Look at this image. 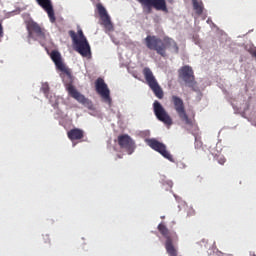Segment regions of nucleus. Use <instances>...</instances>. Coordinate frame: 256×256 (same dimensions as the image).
Here are the masks:
<instances>
[{
    "label": "nucleus",
    "instance_id": "1",
    "mask_svg": "<svg viewBox=\"0 0 256 256\" xmlns=\"http://www.w3.org/2000/svg\"><path fill=\"white\" fill-rule=\"evenodd\" d=\"M144 43L150 51H156L161 57H167V49L170 47L173 49L174 53H179V46L173 38L164 37L163 40L155 35H148L144 39Z\"/></svg>",
    "mask_w": 256,
    "mask_h": 256
},
{
    "label": "nucleus",
    "instance_id": "2",
    "mask_svg": "<svg viewBox=\"0 0 256 256\" xmlns=\"http://www.w3.org/2000/svg\"><path fill=\"white\" fill-rule=\"evenodd\" d=\"M68 33L74 43L75 51L82 57H91V46L89 45L85 34H83V30L79 29L78 35L73 30H70Z\"/></svg>",
    "mask_w": 256,
    "mask_h": 256
},
{
    "label": "nucleus",
    "instance_id": "3",
    "mask_svg": "<svg viewBox=\"0 0 256 256\" xmlns=\"http://www.w3.org/2000/svg\"><path fill=\"white\" fill-rule=\"evenodd\" d=\"M171 103L174 106V110L176 111L179 119L185 123L188 127H197V122H195V118H189L187 115V110H185V102L183 99L177 95L171 96Z\"/></svg>",
    "mask_w": 256,
    "mask_h": 256
},
{
    "label": "nucleus",
    "instance_id": "4",
    "mask_svg": "<svg viewBox=\"0 0 256 256\" xmlns=\"http://www.w3.org/2000/svg\"><path fill=\"white\" fill-rule=\"evenodd\" d=\"M158 231L161 235L166 239L165 249L169 256H177V249L173 245V243H177L179 241V236L177 232H170L169 228L165 226V224L160 223L158 225Z\"/></svg>",
    "mask_w": 256,
    "mask_h": 256
},
{
    "label": "nucleus",
    "instance_id": "5",
    "mask_svg": "<svg viewBox=\"0 0 256 256\" xmlns=\"http://www.w3.org/2000/svg\"><path fill=\"white\" fill-rule=\"evenodd\" d=\"M61 72L64 73L62 79L66 86V91L68 92V95H70V97H72L73 99H76L78 103H82L83 105H85V103H87V98H85V96L81 94V92L77 91V88L73 86V75H71V70L67 68V71Z\"/></svg>",
    "mask_w": 256,
    "mask_h": 256
},
{
    "label": "nucleus",
    "instance_id": "6",
    "mask_svg": "<svg viewBox=\"0 0 256 256\" xmlns=\"http://www.w3.org/2000/svg\"><path fill=\"white\" fill-rule=\"evenodd\" d=\"M144 78L146 79V83L148 87L153 91L154 95L158 99H163V89L159 85V82H157V78H155V75H153V71H151V68L145 67L142 71Z\"/></svg>",
    "mask_w": 256,
    "mask_h": 256
},
{
    "label": "nucleus",
    "instance_id": "7",
    "mask_svg": "<svg viewBox=\"0 0 256 256\" xmlns=\"http://www.w3.org/2000/svg\"><path fill=\"white\" fill-rule=\"evenodd\" d=\"M146 13H151L153 9L156 11H163V13H169L167 9V1L165 0H137Z\"/></svg>",
    "mask_w": 256,
    "mask_h": 256
},
{
    "label": "nucleus",
    "instance_id": "8",
    "mask_svg": "<svg viewBox=\"0 0 256 256\" xmlns=\"http://www.w3.org/2000/svg\"><path fill=\"white\" fill-rule=\"evenodd\" d=\"M153 112L158 121H161V123H164L167 127L173 125V118H171V115H169L167 110H165L163 105L157 100L153 103Z\"/></svg>",
    "mask_w": 256,
    "mask_h": 256
},
{
    "label": "nucleus",
    "instance_id": "9",
    "mask_svg": "<svg viewBox=\"0 0 256 256\" xmlns=\"http://www.w3.org/2000/svg\"><path fill=\"white\" fill-rule=\"evenodd\" d=\"M95 89L98 95L105 101V103H108V105H111V91L109 90V87L107 86V83H105V80L103 78H98L95 81Z\"/></svg>",
    "mask_w": 256,
    "mask_h": 256
},
{
    "label": "nucleus",
    "instance_id": "10",
    "mask_svg": "<svg viewBox=\"0 0 256 256\" xmlns=\"http://www.w3.org/2000/svg\"><path fill=\"white\" fill-rule=\"evenodd\" d=\"M178 77L187 87H195V74L190 66H183L178 71Z\"/></svg>",
    "mask_w": 256,
    "mask_h": 256
},
{
    "label": "nucleus",
    "instance_id": "11",
    "mask_svg": "<svg viewBox=\"0 0 256 256\" xmlns=\"http://www.w3.org/2000/svg\"><path fill=\"white\" fill-rule=\"evenodd\" d=\"M147 145H149V147L154 151H157V153H160L162 157L173 163V155L167 151V146L165 144L159 142L157 139H148Z\"/></svg>",
    "mask_w": 256,
    "mask_h": 256
},
{
    "label": "nucleus",
    "instance_id": "12",
    "mask_svg": "<svg viewBox=\"0 0 256 256\" xmlns=\"http://www.w3.org/2000/svg\"><path fill=\"white\" fill-rule=\"evenodd\" d=\"M120 149H123L128 155L135 153V141L128 134L119 135L117 138Z\"/></svg>",
    "mask_w": 256,
    "mask_h": 256
},
{
    "label": "nucleus",
    "instance_id": "13",
    "mask_svg": "<svg viewBox=\"0 0 256 256\" xmlns=\"http://www.w3.org/2000/svg\"><path fill=\"white\" fill-rule=\"evenodd\" d=\"M96 9L101 20L100 25L104 27L105 31H113V22H111V16L107 13V9L101 3L96 5Z\"/></svg>",
    "mask_w": 256,
    "mask_h": 256
},
{
    "label": "nucleus",
    "instance_id": "14",
    "mask_svg": "<svg viewBox=\"0 0 256 256\" xmlns=\"http://www.w3.org/2000/svg\"><path fill=\"white\" fill-rule=\"evenodd\" d=\"M26 29L28 31L29 37L31 35H36L39 39H45V30L37 22L29 20L26 22Z\"/></svg>",
    "mask_w": 256,
    "mask_h": 256
},
{
    "label": "nucleus",
    "instance_id": "15",
    "mask_svg": "<svg viewBox=\"0 0 256 256\" xmlns=\"http://www.w3.org/2000/svg\"><path fill=\"white\" fill-rule=\"evenodd\" d=\"M38 5L44 9L49 17L51 23H55L57 18L55 17V10L53 9V3L51 0H36Z\"/></svg>",
    "mask_w": 256,
    "mask_h": 256
},
{
    "label": "nucleus",
    "instance_id": "16",
    "mask_svg": "<svg viewBox=\"0 0 256 256\" xmlns=\"http://www.w3.org/2000/svg\"><path fill=\"white\" fill-rule=\"evenodd\" d=\"M50 57L53 61V63L55 64L56 68L58 69V71H66L67 72V66H65V64L63 63V60L61 58V53H59V51H52L50 54Z\"/></svg>",
    "mask_w": 256,
    "mask_h": 256
},
{
    "label": "nucleus",
    "instance_id": "17",
    "mask_svg": "<svg viewBox=\"0 0 256 256\" xmlns=\"http://www.w3.org/2000/svg\"><path fill=\"white\" fill-rule=\"evenodd\" d=\"M67 137L70 141H79L85 137V131L79 128H73L67 132Z\"/></svg>",
    "mask_w": 256,
    "mask_h": 256
},
{
    "label": "nucleus",
    "instance_id": "18",
    "mask_svg": "<svg viewBox=\"0 0 256 256\" xmlns=\"http://www.w3.org/2000/svg\"><path fill=\"white\" fill-rule=\"evenodd\" d=\"M192 5L197 15H203V2L199 0H192Z\"/></svg>",
    "mask_w": 256,
    "mask_h": 256
},
{
    "label": "nucleus",
    "instance_id": "19",
    "mask_svg": "<svg viewBox=\"0 0 256 256\" xmlns=\"http://www.w3.org/2000/svg\"><path fill=\"white\" fill-rule=\"evenodd\" d=\"M41 91H42V93H44L46 99H49L50 88H49V84L48 83L42 84Z\"/></svg>",
    "mask_w": 256,
    "mask_h": 256
},
{
    "label": "nucleus",
    "instance_id": "20",
    "mask_svg": "<svg viewBox=\"0 0 256 256\" xmlns=\"http://www.w3.org/2000/svg\"><path fill=\"white\" fill-rule=\"evenodd\" d=\"M217 161L219 165H225V162L227 161V159H225L223 156H218Z\"/></svg>",
    "mask_w": 256,
    "mask_h": 256
},
{
    "label": "nucleus",
    "instance_id": "21",
    "mask_svg": "<svg viewBox=\"0 0 256 256\" xmlns=\"http://www.w3.org/2000/svg\"><path fill=\"white\" fill-rule=\"evenodd\" d=\"M44 243H51V240L49 239V235L45 234L43 235Z\"/></svg>",
    "mask_w": 256,
    "mask_h": 256
},
{
    "label": "nucleus",
    "instance_id": "22",
    "mask_svg": "<svg viewBox=\"0 0 256 256\" xmlns=\"http://www.w3.org/2000/svg\"><path fill=\"white\" fill-rule=\"evenodd\" d=\"M4 31H3V24L0 23V39H3Z\"/></svg>",
    "mask_w": 256,
    "mask_h": 256
},
{
    "label": "nucleus",
    "instance_id": "23",
    "mask_svg": "<svg viewBox=\"0 0 256 256\" xmlns=\"http://www.w3.org/2000/svg\"><path fill=\"white\" fill-rule=\"evenodd\" d=\"M50 103H52V107H55V103H53V100L50 99Z\"/></svg>",
    "mask_w": 256,
    "mask_h": 256
},
{
    "label": "nucleus",
    "instance_id": "24",
    "mask_svg": "<svg viewBox=\"0 0 256 256\" xmlns=\"http://www.w3.org/2000/svg\"><path fill=\"white\" fill-rule=\"evenodd\" d=\"M170 187H173V182H170Z\"/></svg>",
    "mask_w": 256,
    "mask_h": 256
}]
</instances>
